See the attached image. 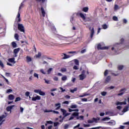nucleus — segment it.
Listing matches in <instances>:
<instances>
[{"label": "nucleus", "mask_w": 129, "mask_h": 129, "mask_svg": "<svg viewBox=\"0 0 129 129\" xmlns=\"http://www.w3.org/2000/svg\"><path fill=\"white\" fill-rule=\"evenodd\" d=\"M61 110V112H62V115L63 117H62V119L60 120V122H62L63 121V119H64L65 117L69 116L70 114L69 113H67V110L64 109H60Z\"/></svg>", "instance_id": "obj_1"}, {"label": "nucleus", "mask_w": 129, "mask_h": 129, "mask_svg": "<svg viewBox=\"0 0 129 129\" xmlns=\"http://www.w3.org/2000/svg\"><path fill=\"white\" fill-rule=\"evenodd\" d=\"M18 30L22 32H25V27L21 24L18 23Z\"/></svg>", "instance_id": "obj_2"}, {"label": "nucleus", "mask_w": 129, "mask_h": 129, "mask_svg": "<svg viewBox=\"0 0 129 129\" xmlns=\"http://www.w3.org/2000/svg\"><path fill=\"white\" fill-rule=\"evenodd\" d=\"M108 48V47L107 46L102 47L100 44H98L97 45L98 50H106Z\"/></svg>", "instance_id": "obj_3"}, {"label": "nucleus", "mask_w": 129, "mask_h": 129, "mask_svg": "<svg viewBox=\"0 0 129 129\" xmlns=\"http://www.w3.org/2000/svg\"><path fill=\"white\" fill-rule=\"evenodd\" d=\"M16 21L17 23L21 22V14L19 12H18V15H17V17L16 18Z\"/></svg>", "instance_id": "obj_4"}, {"label": "nucleus", "mask_w": 129, "mask_h": 129, "mask_svg": "<svg viewBox=\"0 0 129 129\" xmlns=\"http://www.w3.org/2000/svg\"><path fill=\"white\" fill-rule=\"evenodd\" d=\"M44 112H53L54 114H57L59 113L58 111H55L54 110H45V111H44Z\"/></svg>", "instance_id": "obj_5"}, {"label": "nucleus", "mask_w": 129, "mask_h": 129, "mask_svg": "<svg viewBox=\"0 0 129 129\" xmlns=\"http://www.w3.org/2000/svg\"><path fill=\"white\" fill-rule=\"evenodd\" d=\"M41 99V97L39 96H36V97H32V101H36L37 100H40Z\"/></svg>", "instance_id": "obj_6"}, {"label": "nucleus", "mask_w": 129, "mask_h": 129, "mask_svg": "<svg viewBox=\"0 0 129 129\" xmlns=\"http://www.w3.org/2000/svg\"><path fill=\"white\" fill-rule=\"evenodd\" d=\"M126 91V89L125 88L121 89L119 91V92H121V93L118 94L117 95L118 96L123 95L124 94V93Z\"/></svg>", "instance_id": "obj_7"}, {"label": "nucleus", "mask_w": 129, "mask_h": 129, "mask_svg": "<svg viewBox=\"0 0 129 129\" xmlns=\"http://www.w3.org/2000/svg\"><path fill=\"white\" fill-rule=\"evenodd\" d=\"M90 31H91L90 38L91 39H92L93 37V35H94V33H95L94 28H93L92 29H91Z\"/></svg>", "instance_id": "obj_8"}, {"label": "nucleus", "mask_w": 129, "mask_h": 129, "mask_svg": "<svg viewBox=\"0 0 129 129\" xmlns=\"http://www.w3.org/2000/svg\"><path fill=\"white\" fill-rule=\"evenodd\" d=\"M54 106L56 107V108L55 109V110L60 109L61 108V104L60 103L55 104Z\"/></svg>", "instance_id": "obj_9"}, {"label": "nucleus", "mask_w": 129, "mask_h": 129, "mask_svg": "<svg viewBox=\"0 0 129 129\" xmlns=\"http://www.w3.org/2000/svg\"><path fill=\"white\" fill-rule=\"evenodd\" d=\"M40 11H41L43 17L44 18L45 17V12L44 8L42 7L41 8H40Z\"/></svg>", "instance_id": "obj_10"}, {"label": "nucleus", "mask_w": 129, "mask_h": 129, "mask_svg": "<svg viewBox=\"0 0 129 129\" xmlns=\"http://www.w3.org/2000/svg\"><path fill=\"white\" fill-rule=\"evenodd\" d=\"M20 51V48H16L15 49H14V50L13 51V52H14L15 54V57H17V54L18 53L19 51Z\"/></svg>", "instance_id": "obj_11"}, {"label": "nucleus", "mask_w": 129, "mask_h": 129, "mask_svg": "<svg viewBox=\"0 0 129 129\" xmlns=\"http://www.w3.org/2000/svg\"><path fill=\"white\" fill-rule=\"evenodd\" d=\"M92 120L94 122L97 123L98 122V121L100 120V118L99 117H97V118L93 117Z\"/></svg>", "instance_id": "obj_12"}, {"label": "nucleus", "mask_w": 129, "mask_h": 129, "mask_svg": "<svg viewBox=\"0 0 129 129\" xmlns=\"http://www.w3.org/2000/svg\"><path fill=\"white\" fill-rule=\"evenodd\" d=\"M15 98V96L13 94H10L8 96V99L9 100H13Z\"/></svg>", "instance_id": "obj_13"}, {"label": "nucleus", "mask_w": 129, "mask_h": 129, "mask_svg": "<svg viewBox=\"0 0 129 129\" xmlns=\"http://www.w3.org/2000/svg\"><path fill=\"white\" fill-rule=\"evenodd\" d=\"M15 105H11L10 106H8L7 107V111H11V109H13V108L14 107Z\"/></svg>", "instance_id": "obj_14"}, {"label": "nucleus", "mask_w": 129, "mask_h": 129, "mask_svg": "<svg viewBox=\"0 0 129 129\" xmlns=\"http://www.w3.org/2000/svg\"><path fill=\"white\" fill-rule=\"evenodd\" d=\"M110 80H111V77L108 76L106 77V80H105V83H108L110 81Z\"/></svg>", "instance_id": "obj_15"}, {"label": "nucleus", "mask_w": 129, "mask_h": 129, "mask_svg": "<svg viewBox=\"0 0 129 129\" xmlns=\"http://www.w3.org/2000/svg\"><path fill=\"white\" fill-rule=\"evenodd\" d=\"M86 75H79L80 80H84V79H85V78H86Z\"/></svg>", "instance_id": "obj_16"}, {"label": "nucleus", "mask_w": 129, "mask_h": 129, "mask_svg": "<svg viewBox=\"0 0 129 129\" xmlns=\"http://www.w3.org/2000/svg\"><path fill=\"white\" fill-rule=\"evenodd\" d=\"M26 60H27V62H29L32 61V57H31L30 56L27 55V56H26Z\"/></svg>", "instance_id": "obj_17"}, {"label": "nucleus", "mask_w": 129, "mask_h": 129, "mask_svg": "<svg viewBox=\"0 0 129 129\" xmlns=\"http://www.w3.org/2000/svg\"><path fill=\"white\" fill-rule=\"evenodd\" d=\"M8 61H9L11 63H16V62L15 61V58L14 57L8 59Z\"/></svg>", "instance_id": "obj_18"}, {"label": "nucleus", "mask_w": 129, "mask_h": 129, "mask_svg": "<svg viewBox=\"0 0 129 129\" xmlns=\"http://www.w3.org/2000/svg\"><path fill=\"white\" fill-rule=\"evenodd\" d=\"M88 11H89V8L88 7H84L82 9V11H83L85 13H87Z\"/></svg>", "instance_id": "obj_19"}, {"label": "nucleus", "mask_w": 129, "mask_h": 129, "mask_svg": "<svg viewBox=\"0 0 129 129\" xmlns=\"http://www.w3.org/2000/svg\"><path fill=\"white\" fill-rule=\"evenodd\" d=\"M79 16H80V17H81V18H82L83 21H85L86 20V17L83 14H82L81 13H79Z\"/></svg>", "instance_id": "obj_20"}, {"label": "nucleus", "mask_w": 129, "mask_h": 129, "mask_svg": "<svg viewBox=\"0 0 129 129\" xmlns=\"http://www.w3.org/2000/svg\"><path fill=\"white\" fill-rule=\"evenodd\" d=\"M107 123H108V124L110 126H112V125H114L115 124L114 121H112V120H111L110 121H109V122H108Z\"/></svg>", "instance_id": "obj_21"}, {"label": "nucleus", "mask_w": 129, "mask_h": 129, "mask_svg": "<svg viewBox=\"0 0 129 129\" xmlns=\"http://www.w3.org/2000/svg\"><path fill=\"white\" fill-rule=\"evenodd\" d=\"M36 3H40V4H44L47 0H35Z\"/></svg>", "instance_id": "obj_22"}, {"label": "nucleus", "mask_w": 129, "mask_h": 129, "mask_svg": "<svg viewBox=\"0 0 129 129\" xmlns=\"http://www.w3.org/2000/svg\"><path fill=\"white\" fill-rule=\"evenodd\" d=\"M12 45L13 48H17V44L15 42H12Z\"/></svg>", "instance_id": "obj_23"}, {"label": "nucleus", "mask_w": 129, "mask_h": 129, "mask_svg": "<svg viewBox=\"0 0 129 129\" xmlns=\"http://www.w3.org/2000/svg\"><path fill=\"white\" fill-rule=\"evenodd\" d=\"M110 119V118H109L108 117H104L102 119V121H108Z\"/></svg>", "instance_id": "obj_24"}, {"label": "nucleus", "mask_w": 129, "mask_h": 129, "mask_svg": "<svg viewBox=\"0 0 129 129\" xmlns=\"http://www.w3.org/2000/svg\"><path fill=\"white\" fill-rule=\"evenodd\" d=\"M64 57H63L62 58V59H67V58H69L70 57V56L69 55H67L66 54H64Z\"/></svg>", "instance_id": "obj_25"}, {"label": "nucleus", "mask_w": 129, "mask_h": 129, "mask_svg": "<svg viewBox=\"0 0 129 129\" xmlns=\"http://www.w3.org/2000/svg\"><path fill=\"white\" fill-rule=\"evenodd\" d=\"M68 80V77L66 76H63V77H62L61 78V80L62 81H66Z\"/></svg>", "instance_id": "obj_26"}, {"label": "nucleus", "mask_w": 129, "mask_h": 129, "mask_svg": "<svg viewBox=\"0 0 129 129\" xmlns=\"http://www.w3.org/2000/svg\"><path fill=\"white\" fill-rule=\"evenodd\" d=\"M79 115V113L78 112H74L72 114V116L75 117V116H78Z\"/></svg>", "instance_id": "obj_27"}, {"label": "nucleus", "mask_w": 129, "mask_h": 129, "mask_svg": "<svg viewBox=\"0 0 129 129\" xmlns=\"http://www.w3.org/2000/svg\"><path fill=\"white\" fill-rule=\"evenodd\" d=\"M120 8H119L118 5H115L114 7V11H116L117 10H119Z\"/></svg>", "instance_id": "obj_28"}, {"label": "nucleus", "mask_w": 129, "mask_h": 129, "mask_svg": "<svg viewBox=\"0 0 129 129\" xmlns=\"http://www.w3.org/2000/svg\"><path fill=\"white\" fill-rule=\"evenodd\" d=\"M53 123V122L52 121H46V123L45 124L46 126L48 125V124H52Z\"/></svg>", "instance_id": "obj_29"}, {"label": "nucleus", "mask_w": 129, "mask_h": 129, "mask_svg": "<svg viewBox=\"0 0 129 129\" xmlns=\"http://www.w3.org/2000/svg\"><path fill=\"white\" fill-rule=\"evenodd\" d=\"M52 70H53L52 68L48 69V70H47V74L49 75L51 73V72H52Z\"/></svg>", "instance_id": "obj_30"}, {"label": "nucleus", "mask_w": 129, "mask_h": 129, "mask_svg": "<svg viewBox=\"0 0 129 129\" xmlns=\"http://www.w3.org/2000/svg\"><path fill=\"white\" fill-rule=\"evenodd\" d=\"M21 98L20 97H17L16 98V99L15 100V102H18L19 101H21Z\"/></svg>", "instance_id": "obj_31"}, {"label": "nucleus", "mask_w": 129, "mask_h": 129, "mask_svg": "<svg viewBox=\"0 0 129 129\" xmlns=\"http://www.w3.org/2000/svg\"><path fill=\"white\" fill-rule=\"evenodd\" d=\"M112 19L114 21H118V19L116 16H113Z\"/></svg>", "instance_id": "obj_32"}, {"label": "nucleus", "mask_w": 129, "mask_h": 129, "mask_svg": "<svg viewBox=\"0 0 129 129\" xmlns=\"http://www.w3.org/2000/svg\"><path fill=\"white\" fill-rule=\"evenodd\" d=\"M15 38L16 40L19 41V35L18 34H15Z\"/></svg>", "instance_id": "obj_33"}, {"label": "nucleus", "mask_w": 129, "mask_h": 129, "mask_svg": "<svg viewBox=\"0 0 129 129\" xmlns=\"http://www.w3.org/2000/svg\"><path fill=\"white\" fill-rule=\"evenodd\" d=\"M77 105L76 104L72 105L71 106V108L72 109H75V108H77Z\"/></svg>", "instance_id": "obj_34"}, {"label": "nucleus", "mask_w": 129, "mask_h": 129, "mask_svg": "<svg viewBox=\"0 0 129 129\" xmlns=\"http://www.w3.org/2000/svg\"><path fill=\"white\" fill-rule=\"evenodd\" d=\"M123 66H118V70L121 71L123 69Z\"/></svg>", "instance_id": "obj_35"}, {"label": "nucleus", "mask_w": 129, "mask_h": 129, "mask_svg": "<svg viewBox=\"0 0 129 129\" xmlns=\"http://www.w3.org/2000/svg\"><path fill=\"white\" fill-rule=\"evenodd\" d=\"M24 4L23 3H21V5H20L19 8V12L21 11L22 8L23 7Z\"/></svg>", "instance_id": "obj_36"}, {"label": "nucleus", "mask_w": 129, "mask_h": 129, "mask_svg": "<svg viewBox=\"0 0 129 129\" xmlns=\"http://www.w3.org/2000/svg\"><path fill=\"white\" fill-rule=\"evenodd\" d=\"M61 72H67V69H66V68H62L61 69Z\"/></svg>", "instance_id": "obj_37"}, {"label": "nucleus", "mask_w": 129, "mask_h": 129, "mask_svg": "<svg viewBox=\"0 0 129 129\" xmlns=\"http://www.w3.org/2000/svg\"><path fill=\"white\" fill-rule=\"evenodd\" d=\"M58 38L60 39V40H63V39L64 38V36H62V35H58Z\"/></svg>", "instance_id": "obj_38"}, {"label": "nucleus", "mask_w": 129, "mask_h": 129, "mask_svg": "<svg viewBox=\"0 0 129 129\" xmlns=\"http://www.w3.org/2000/svg\"><path fill=\"white\" fill-rule=\"evenodd\" d=\"M39 94L40 95H42V96H44V95H45V93L44 92L42 91H41L39 92Z\"/></svg>", "instance_id": "obj_39"}, {"label": "nucleus", "mask_w": 129, "mask_h": 129, "mask_svg": "<svg viewBox=\"0 0 129 129\" xmlns=\"http://www.w3.org/2000/svg\"><path fill=\"white\" fill-rule=\"evenodd\" d=\"M75 63L76 65H79V60L78 59H75Z\"/></svg>", "instance_id": "obj_40"}, {"label": "nucleus", "mask_w": 129, "mask_h": 129, "mask_svg": "<svg viewBox=\"0 0 129 129\" xmlns=\"http://www.w3.org/2000/svg\"><path fill=\"white\" fill-rule=\"evenodd\" d=\"M0 66L3 68H5V65H4L3 62L1 60H0Z\"/></svg>", "instance_id": "obj_41"}, {"label": "nucleus", "mask_w": 129, "mask_h": 129, "mask_svg": "<svg viewBox=\"0 0 129 129\" xmlns=\"http://www.w3.org/2000/svg\"><path fill=\"white\" fill-rule=\"evenodd\" d=\"M41 90H34V92L37 94H39Z\"/></svg>", "instance_id": "obj_42"}, {"label": "nucleus", "mask_w": 129, "mask_h": 129, "mask_svg": "<svg viewBox=\"0 0 129 129\" xmlns=\"http://www.w3.org/2000/svg\"><path fill=\"white\" fill-rule=\"evenodd\" d=\"M69 127V124H66L64 125V126H63V128H64V129H68Z\"/></svg>", "instance_id": "obj_43"}, {"label": "nucleus", "mask_w": 129, "mask_h": 129, "mask_svg": "<svg viewBox=\"0 0 129 129\" xmlns=\"http://www.w3.org/2000/svg\"><path fill=\"white\" fill-rule=\"evenodd\" d=\"M80 119L82 120L84 119V116L81 115V116H80L79 117H77V119Z\"/></svg>", "instance_id": "obj_44"}, {"label": "nucleus", "mask_w": 129, "mask_h": 129, "mask_svg": "<svg viewBox=\"0 0 129 129\" xmlns=\"http://www.w3.org/2000/svg\"><path fill=\"white\" fill-rule=\"evenodd\" d=\"M77 91V88H75L73 90H71V92L74 93Z\"/></svg>", "instance_id": "obj_45"}, {"label": "nucleus", "mask_w": 129, "mask_h": 129, "mask_svg": "<svg viewBox=\"0 0 129 129\" xmlns=\"http://www.w3.org/2000/svg\"><path fill=\"white\" fill-rule=\"evenodd\" d=\"M102 28L103 29H106L107 28V24H104L102 25Z\"/></svg>", "instance_id": "obj_46"}, {"label": "nucleus", "mask_w": 129, "mask_h": 129, "mask_svg": "<svg viewBox=\"0 0 129 129\" xmlns=\"http://www.w3.org/2000/svg\"><path fill=\"white\" fill-rule=\"evenodd\" d=\"M108 70H106L104 72V76H107L108 75Z\"/></svg>", "instance_id": "obj_47"}, {"label": "nucleus", "mask_w": 129, "mask_h": 129, "mask_svg": "<svg viewBox=\"0 0 129 129\" xmlns=\"http://www.w3.org/2000/svg\"><path fill=\"white\" fill-rule=\"evenodd\" d=\"M36 58H40L41 56V52H38V54L36 55Z\"/></svg>", "instance_id": "obj_48"}, {"label": "nucleus", "mask_w": 129, "mask_h": 129, "mask_svg": "<svg viewBox=\"0 0 129 129\" xmlns=\"http://www.w3.org/2000/svg\"><path fill=\"white\" fill-rule=\"evenodd\" d=\"M78 53V52L77 51H70L69 52V54H77Z\"/></svg>", "instance_id": "obj_49"}, {"label": "nucleus", "mask_w": 129, "mask_h": 129, "mask_svg": "<svg viewBox=\"0 0 129 129\" xmlns=\"http://www.w3.org/2000/svg\"><path fill=\"white\" fill-rule=\"evenodd\" d=\"M127 110H128V107H127V106H126L125 107H124V108H123V111H124V112H127Z\"/></svg>", "instance_id": "obj_50"}, {"label": "nucleus", "mask_w": 129, "mask_h": 129, "mask_svg": "<svg viewBox=\"0 0 129 129\" xmlns=\"http://www.w3.org/2000/svg\"><path fill=\"white\" fill-rule=\"evenodd\" d=\"M34 77H35L36 78H38V79L39 78L38 74H37L36 73H34Z\"/></svg>", "instance_id": "obj_51"}, {"label": "nucleus", "mask_w": 129, "mask_h": 129, "mask_svg": "<svg viewBox=\"0 0 129 129\" xmlns=\"http://www.w3.org/2000/svg\"><path fill=\"white\" fill-rule=\"evenodd\" d=\"M83 126L86 127H89L91 126V125L89 124H83Z\"/></svg>", "instance_id": "obj_52"}, {"label": "nucleus", "mask_w": 129, "mask_h": 129, "mask_svg": "<svg viewBox=\"0 0 129 129\" xmlns=\"http://www.w3.org/2000/svg\"><path fill=\"white\" fill-rule=\"evenodd\" d=\"M13 92V90L11 89H9L8 90H7V93H9L10 92Z\"/></svg>", "instance_id": "obj_53"}, {"label": "nucleus", "mask_w": 129, "mask_h": 129, "mask_svg": "<svg viewBox=\"0 0 129 129\" xmlns=\"http://www.w3.org/2000/svg\"><path fill=\"white\" fill-rule=\"evenodd\" d=\"M53 80L54 81H58V77H53Z\"/></svg>", "instance_id": "obj_54"}, {"label": "nucleus", "mask_w": 129, "mask_h": 129, "mask_svg": "<svg viewBox=\"0 0 129 129\" xmlns=\"http://www.w3.org/2000/svg\"><path fill=\"white\" fill-rule=\"evenodd\" d=\"M101 95H102V96H105V95H107V92H101Z\"/></svg>", "instance_id": "obj_55"}, {"label": "nucleus", "mask_w": 129, "mask_h": 129, "mask_svg": "<svg viewBox=\"0 0 129 129\" xmlns=\"http://www.w3.org/2000/svg\"><path fill=\"white\" fill-rule=\"evenodd\" d=\"M82 102H87L88 99L87 98H82L81 99Z\"/></svg>", "instance_id": "obj_56"}, {"label": "nucleus", "mask_w": 129, "mask_h": 129, "mask_svg": "<svg viewBox=\"0 0 129 129\" xmlns=\"http://www.w3.org/2000/svg\"><path fill=\"white\" fill-rule=\"evenodd\" d=\"M40 72L42 73L43 75H46V73L44 72V70H40Z\"/></svg>", "instance_id": "obj_57"}, {"label": "nucleus", "mask_w": 129, "mask_h": 129, "mask_svg": "<svg viewBox=\"0 0 129 129\" xmlns=\"http://www.w3.org/2000/svg\"><path fill=\"white\" fill-rule=\"evenodd\" d=\"M44 81L45 82V83H46L47 84H49L50 82L49 80H47L45 79H44Z\"/></svg>", "instance_id": "obj_58"}, {"label": "nucleus", "mask_w": 129, "mask_h": 129, "mask_svg": "<svg viewBox=\"0 0 129 129\" xmlns=\"http://www.w3.org/2000/svg\"><path fill=\"white\" fill-rule=\"evenodd\" d=\"M87 122H88V123H93L94 122H93V119L92 120H88V121H87Z\"/></svg>", "instance_id": "obj_59"}, {"label": "nucleus", "mask_w": 129, "mask_h": 129, "mask_svg": "<svg viewBox=\"0 0 129 129\" xmlns=\"http://www.w3.org/2000/svg\"><path fill=\"white\" fill-rule=\"evenodd\" d=\"M86 51V49H83V50H81V53L82 54H83V53H85Z\"/></svg>", "instance_id": "obj_60"}, {"label": "nucleus", "mask_w": 129, "mask_h": 129, "mask_svg": "<svg viewBox=\"0 0 129 129\" xmlns=\"http://www.w3.org/2000/svg\"><path fill=\"white\" fill-rule=\"evenodd\" d=\"M73 68L75 70H78L79 69V68L77 66H75Z\"/></svg>", "instance_id": "obj_61"}, {"label": "nucleus", "mask_w": 129, "mask_h": 129, "mask_svg": "<svg viewBox=\"0 0 129 129\" xmlns=\"http://www.w3.org/2000/svg\"><path fill=\"white\" fill-rule=\"evenodd\" d=\"M25 95L27 96V97H29V95H30V92H27L25 94Z\"/></svg>", "instance_id": "obj_62"}, {"label": "nucleus", "mask_w": 129, "mask_h": 129, "mask_svg": "<svg viewBox=\"0 0 129 129\" xmlns=\"http://www.w3.org/2000/svg\"><path fill=\"white\" fill-rule=\"evenodd\" d=\"M122 124H123V125H129V121L124 122L123 123H122ZM128 128H129V126H128Z\"/></svg>", "instance_id": "obj_63"}, {"label": "nucleus", "mask_w": 129, "mask_h": 129, "mask_svg": "<svg viewBox=\"0 0 129 129\" xmlns=\"http://www.w3.org/2000/svg\"><path fill=\"white\" fill-rule=\"evenodd\" d=\"M124 128H125V126L120 125L119 129H124Z\"/></svg>", "instance_id": "obj_64"}]
</instances>
